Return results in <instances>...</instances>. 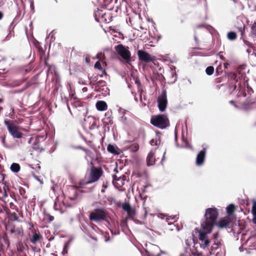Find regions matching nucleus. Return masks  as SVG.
<instances>
[{"instance_id": "1", "label": "nucleus", "mask_w": 256, "mask_h": 256, "mask_svg": "<svg viewBox=\"0 0 256 256\" xmlns=\"http://www.w3.org/2000/svg\"><path fill=\"white\" fill-rule=\"evenodd\" d=\"M218 212L216 208H210L205 210L204 220L201 222V227L205 232H210L213 226L216 224Z\"/></svg>"}, {"instance_id": "2", "label": "nucleus", "mask_w": 256, "mask_h": 256, "mask_svg": "<svg viewBox=\"0 0 256 256\" xmlns=\"http://www.w3.org/2000/svg\"><path fill=\"white\" fill-rule=\"evenodd\" d=\"M150 122L154 126L160 129L166 128L170 125L168 118L164 114L152 116L150 120Z\"/></svg>"}, {"instance_id": "3", "label": "nucleus", "mask_w": 256, "mask_h": 256, "mask_svg": "<svg viewBox=\"0 0 256 256\" xmlns=\"http://www.w3.org/2000/svg\"><path fill=\"white\" fill-rule=\"evenodd\" d=\"M4 124L6 126L9 133L14 138H22L23 134L20 132V127L16 126L14 121L6 119L4 120Z\"/></svg>"}, {"instance_id": "4", "label": "nucleus", "mask_w": 256, "mask_h": 256, "mask_svg": "<svg viewBox=\"0 0 256 256\" xmlns=\"http://www.w3.org/2000/svg\"><path fill=\"white\" fill-rule=\"evenodd\" d=\"M106 216L107 214L104 208H96L90 212L89 218L90 220L95 222L106 220L109 224V222L106 220Z\"/></svg>"}, {"instance_id": "5", "label": "nucleus", "mask_w": 256, "mask_h": 256, "mask_svg": "<svg viewBox=\"0 0 256 256\" xmlns=\"http://www.w3.org/2000/svg\"><path fill=\"white\" fill-rule=\"evenodd\" d=\"M102 174V170L100 168L92 166L86 184H90L98 181Z\"/></svg>"}, {"instance_id": "6", "label": "nucleus", "mask_w": 256, "mask_h": 256, "mask_svg": "<svg viewBox=\"0 0 256 256\" xmlns=\"http://www.w3.org/2000/svg\"><path fill=\"white\" fill-rule=\"evenodd\" d=\"M116 50L118 54L127 62L131 61V54L130 50L122 44L118 45Z\"/></svg>"}, {"instance_id": "7", "label": "nucleus", "mask_w": 256, "mask_h": 256, "mask_svg": "<svg viewBox=\"0 0 256 256\" xmlns=\"http://www.w3.org/2000/svg\"><path fill=\"white\" fill-rule=\"evenodd\" d=\"M51 182L52 184V186H50V190L49 192L51 193V195L54 194L56 197V199L54 200V208L56 211L58 212L60 214H62V212L61 210L60 205L57 203L58 195L56 194V192L58 190H59V188L57 185L54 184V182L52 180L51 181Z\"/></svg>"}, {"instance_id": "8", "label": "nucleus", "mask_w": 256, "mask_h": 256, "mask_svg": "<svg viewBox=\"0 0 256 256\" xmlns=\"http://www.w3.org/2000/svg\"><path fill=\"white\" fill-rule=\"evenodd\" d=\"M158 108L159 110L163 112L167 106L168 100L166 92V90H163L160 95L158 98Z\"/></svg>"}, {"instance_id": "9", "label": "nucleus", "mask_w": 256, "mask_h": 256, "mask_svg": "<svg viewBox=\"0 0 256 256\" xmlns=\"http://www.w3.org/2000/svg\"><path fill=\"white\" fill-rule=\"evenodd\" d=\"M138 56L140 61L146 63L152 62L154 60L150 54L142 50H138Z\"/></svg>"}, {"instance_id": "10", "label": "nucleus", "mask_w": 256, "mask_h": 256, "mask_svg": "<svg viewBox=\"0 0 256 256\" xmlns=\"http://www.w3.org/2000/svg\"><path fill=\"white\" fill-rule=\"evenodd\" d=\"M206 148H203L197 154L196 160V164L198 166H202L204 162L206 155Z\"/></svg>"}, {"instance_id": "11", "label": "nucleus", "mask_w": 256, "mask_h": 256, "mask_svg": "<svg viewBox=\"0 0 256 256\" xmlns=\"http://www.w3.org/2000/svg\"><path fill=\"white\" fill-rule=\"evenodd\" d=\"M29 239L31 242L36 244L40 241L42 238L41 234L39 232H36L35 230H32V234H29Z\"/></svg>"}, {"instance_id": "12", "label": "nucleus", "mask_w": 256, "mask_h": 256, "mask_svg": "<svg viewBox=\"0 0 256 256\" xmlns=\"http://www.w3.org/2000/svg\"><path fill=\"white\" fill-rule=\"evenodd\" d=\"M48 70L49 72H50L52 74H54V78H52V80L55 81L56 84H58L60 82V78L56 66L54 65H49Z\"/></svg>"}, {"instance_id": "13", "label": "nucleus", "mask_w": 256, "mask_h": 256, "mask_svg": "<svg viewBox=\"0 0 256 256\" xmlns=\"http://www.w3.org/2000/svg\"><path fill=\"white\" fill-rule=\"evenodd\" d=\"M36 47L38 49V52L39 54L40 58L42 60V58L44 59V63L46 66L48 65V62H47V58H46L45 56V50H46V46H44V50L40 46V44H38L36 45Z\"/></svg>"}, {"instance_id": "14", "label": "nucleus", "mask_w": 256, "mask_h": 256, "mask_svg": "<svg viewBox=\"0 0 256 256\" xmlns=\"http://www.w3.org/2000/svg\"><path fill=\"white\" fill-rule=\"evenodd\" d=\"M106 82L103 80H100V81L97 82L95 84V88H97L96 90L98 92H100L102 90H104L105 92H107L108 90L107 88H106V90H104V86H106Z\"/></svg>"}, {"instance_id": "15", "label": "nucleus", "mask_w": 256, "mask_h": 256, "mask_svg": "<svg viewBox=\"0 0 256 256\" xmlns=\"http://www.w3.org/2000/svg\"><path fill=\"white\" fill-rule=\"evenodd\" d=\"M156 159L154 157V154L152 151H150L147 156L146 158V162L148 166H152L155 163Z\"/></svg>"}, {"instance_id": "16", "label": "nucleus", "mask_w": 256, "mask_h": 256, "mask_svg": "<svg viewBox=\"0 0 256 256\" xmlns=\"http://www.w3.org/2000/svg\"><path fill=\"white\" fill-rule=\"evenodd\" d=\"M96 108L98 109V110L100 111H103L107 108V104L106 103L102 100L98 101L96 103Z\"/></svg>"}, {"instance_id": "17", "label": "nucleus", "mask_w": 256, "mask_h": 256, "mask_svg": "<svg viewBox=\"0 0 256 256\" xmlns=\"http://www.w3.org/2000/svg\"><path fill=\"white\" fill-rule=\"evenodd\" d=\"M216 224L220 228H226L229 227V221L228 218H223L220 220Z\"/></svg>"}, {"instance_id": "18", "label": "nucleus", "mask_w": 256, "mask_h": 256, "mask_svg": "<svg viewBox=\"0 0 256 256\" xmlns=\"http://www.w3.org/2000/svg\"><path fill=\"white\" fill-rule=\"evenodd\" d=\"M107 150L108 152L114 154H118L119 152L118 150L119 149L118 147L114 146V145L109 144L107 147Z\"/></svg>"}, {"instance_id": "19", "label": "nucleus", "mask_w": 256, "mask_h": 256, "mask_svg": "<svg viewBox=\"0 0 256 256\" xmlns=\"http://www.w3.org/2000/svg\"><path fill=\"white\" fill-rule=\"evenodd\" d=\"M202 230L199 231V234H198V238L200 240L201 242L203 240H206L208 238L207 234H209L210 232H205L204 230L202 228Z\"/></svg>"}, {"instance_id": "20", "label": "nucleus", "mask_w": 256, "mask_h": 256, "mask_svg": "<svg viewBox=\"0 0 256 256\" xmlns=\"http://www.w3.org/2000/svg\"><path fill=\"white\" fill-rule=\"evenodd\" d=\"M20 166L17 163H12L10 166V170L14 172H18L20 170Z\"/></svg>"}, {"instance_id": "21", "label": "nucleus", "mask_w": 256, "mask_h": 256, "mask_svg": "<svg viewBox=\"0 0 256 256\" xmlns=\"http://www.w3.org/2000/svg\"><path fill=\"white\" fill-rule=\"evenodd\" d=\"M227 37L230 40H234L236 38V34L234 32H229L227 34Z\"/></svg>"}, {"instance_id": "22", "label": "nucleus", "mask_w": 256, "mask_h": 256, "mask_svg": "<svg viewBox=\"0 0 256 256\" xmlns=\"http://www.w3.org/2000/svg\"><path fill=\"white\" fill-rule=\"evenodd\" d=\"M7 196V193L6 190L4 188L3 189L0 188V198L4 200V198Z\"/></svg>"}, {"instance_id": "23", "label": "nucleus", "mask_w": 256, "mask_h": 256, "mask_svg": "<svg viewBox=\"0 0 256 256\" xmlns=\"http://www.w3.org/2000/svg\"><path fill=\"white\" fill-rule=\"evenodd\" d=\"M226 209L228 214L229 216L232 215L234 212V206L232 204H230L226 207Z\"/></svg>"}, {"instance_id": "24", "label": "nucleus", "mask_w": 256, "mask_h": 256, "mask_svg": "<svg viewBox=\"0 0 256 256\" xmlns=\"http://www.w3.org/2000/svg\"><path fill=\"white\" fill-rule=\"evenodd\" d=\"M210 241L208 238H206L204 240L201 241L200 246L201 247L204 248H206L210 244Z\"/></svg>"}, {"instance_id": "25", "label": "nucleus", "mask_w": 256, "mask_h": 256, "mask_svg": "<svg viewBox=\"0 0 256 256\" xmlns=\"http://www.w3.org/2000/svg\"><path fill=\"white\" fill-rule=\"evenodd\" d=\"M214 72V68L212 66H209L206 68V72L208 76H211Z\"/></svg>"}, {"instance_id": "26", "label": "nucleus", "mask_w": 256, "mask_h": 256, "mask_svg": "<svg viewBox=\"0 0 256 256\" xmlns=\"http://www.w3.org/2000/svg\"><path fill=\"white\" fill-rule=\"evenodd\" d=\"M10 210L8 208L4 206L0 205V214H4V212L8 214Z\"/></svg>"}, {"instance_id": "27", "label": "nucleus", "mask_w": 256, "mask_h": 256, "mask_svg": "<svg viewBox=\"0 0 256 256\" xmlns=\"http://www.w3.org/2000/svg\"><path fill=\"white\" fill-rule=\"evenodd\" d=\"M126 212L128 214V217L132 218L135 215V210L132 208H130Z\"/></svg>"}, {"instance_id": "28", "label": "nucleus", "mask_w": 256, "mask_h": 256, "mask_svg": "<svg viewBox=\"0 0 256 256\" xmlns=\"http://www.w3.org/2000/svg\"><path fill=\"white\" fill-rule=\"evenodd\" d=\"M220 244V242H218V240L217 239L214 240V246H212V250H217Z\"/></svg>"}, {"instance_id": "29", "label": "nucleus", "mask_w": 256, "mask_h": 256, "mask_svg": "<svg viewBox=\"0 0 256 256\" xmlns=\"http://www.w3.org/2000/svg\"><path fill=\"white\" fill-rule=\"evenodd\" d=\"M24 81H25L24 79L14 81L13 82V86H18L21 85Z\"/></svg>"}, {"instance_id": "30", "label": "nucleus", "mask_w": 256, "mask_h": 256, "mask_svg": "<svg viewBox=\"0 0 256 256\" xmlns=\"http://www.w3.org/2000/svg\"><path fill=\"white\" fill-rule=\"evenodd\" d=\"M70 241H71V240H70L68 241L65 244L63 252H62V254H64L68 253V245H69L70 243Z\"/></svg>"}, {"instance_id": "31", "label": "nucleus", "mask_w": 256, "mask_h": 256, "mask_svg": "<svg viewBox=\"0 0 256 256\" xmlns=\"http://www.w3.org/2000/svg\"><path fill=\"white\" fill-rule=\"evenodd\" d=\"M132 206L128 203H124L122 206V209L125 210L126 212H127L128 210Z\"/></svg>"}, {"instance_id": "32", "label": "nucleus", "mask_w": 256, "mask_h": 256, "mask_svg": "<svg viewBox=\"0 0 256 256\" xmlns=\"http://www.w3.org/2000/svg\"><path fill=\"white\" fill-rule=\"evenodd\" d=\"M6 230L9 231L11 234H14L16 232L15 226H8L6 227Z\"/></svg>"}, {"instance_id": "33", "label": "nucleus", "mask_w": 256, "mask_h": 256, "mask_svg": "<svg viewBox=\"0 0 256 256\" xmlns=\"http://www.w3.org/2000/svg\"><path fill=\"white\" fill-rule=\"evenodd\" d=\"M10 218L12 220L16 221V220H18V217L17 216V214H16V213L14 212L13 213L11 214H10Z\"/></svg>"}, {"instance_id": "34", "label": "nucleus", "mask_w": 256, "mask_h": 256, "mask_svg": "<svg viewBox=\"0 0 256 256\" xmlns=\"http://www.w3.org/2000/svg\"><path fill=\"white\" fill-rule=\"evenodd\" d=\"M96 58L100 60L104 59V54L102 52H99L96 55Z\"/></svg>"}, {"instance_id": "35", "label": "nucleus", "mask_w": 256, "mask_h": 256, "mask_svg": "<svg viewBox=\"0 0 256 256\" xmlns=\"http://www.w3.org/2000/svg\"><path fill=\"white\" fill-rule=\"evenodd\" d=\"M10 207L12 210H18V208H17L16 206L15 205L13 202L10 203Z\"/></svg>"}, {"instance_id": "36", "label": "nucleus", "mask_w": 256, "mask_h": 256, "mask_svg": "<svg viewBox=\"0 0 256 256\" xmlns=\"http://www.w3.org/2000/svg\"><path fill=\"white\" fill-rule=\"evenodd\" d=\"M94 68L100 70L102 68V66L99 62H96L94 64Z\"/></svg>"}, {"instance_id": "37", "label": "nucleus", "mask_w": 256, "mask_h": 256, "mask_svg": "<svg viewBox=\"0 0 256 256\" xmlns=\"http://www.w3.org/2000/svg\"><path fill=\"white\" fill-rule=\"evenodd\" d=\"M256 203L254 204L252 208V214L254 216V217H256Z\"/></svg>"}, {"instance_id": "38", "label": "nucleus", "mask_w": 256, "mask_h": 256, "mask_svg": "<svg viewBox=\"0 0 256 256\" xmlns=\"http://www.w3.org/2000/svg\"><path fill=\"white\" fill-rule=\"evenodd\" d=\"M164 216L166 217V220L167 221L170 219L174 220L176 218V216H168V215H164Z\"/></svg>"}, {"instance_id": "39", "label": "nucleus", "mask_w": 256, "mask_h": 256, "mask_svg": "<svg viewBox=\"0 0 256 256\" xmlns=\"http://www.w3.org/2000/svg\"><path fill=\"white\" fill-rule=\"evenodd\" d=\"M1 138H2V143L3 145L4 146H6V136L5 135L2 136L1 137Z\"/></svg>"}, {"instance_id": "40", "label": "nucleus", "mask_w": 256, "mask_h": 256, "mask_svg": "<svg viewBox=\"0 0 256 256\" xmlns=\"http://www.w3.org/2000/svg\"><path fill=\"white\" fill-rule=\"evenodd\" d=\"M150 144L151 145H154V144L158 145V144L157 140H155L154 139H152L150 141Z\"/></svg>"}, {"instance_id": "41", "label": "nucleus", "mask_w": 256, "mask_h": 256, "mask_svg": "<svg viewBox=\"0 0 256 256\" xmlns=\"http://www.w3.org/2000/svg\"><path fill=\"white\" fill-rule=\"evenodd\" d=\"M30 84L29 83H27L26 86L24 87V88L22 89V91H24L27 89L30 86Z\"/></svg>"}, {"instance_id": "42", "label": "nucleus", "mask_w": 256, "mask_h": 256, "mask_svg": "<svg viewBox=\"0 0 256 256\" xmlns=\"http://www.w3.org/2000/svg\"><path fill=\"white\" fill-rule=\"evenodd\" d=\"M20 195L23 196V194L25 193V190L24 188H21L20 190Z\"/></svg>"}, {"instance_id": "43", "label": "nucleus", "mask_w": 256, "mask_h": 256, "mask_svg": "<svg viewBox=\"0 0 256 256\" xmlns=\"http://www.w3.org/2000/svg\"><path fill=\"white\" fill-rule=\"evenodd\" d=\"M112 178H113V180H116V181H118L119 180V178L117 177L116 176V175H113L112 176Z\"/></svg>"}, {"instance_id": "44", "label": "nucleus", "mask_w": 256, "mask_h": 256, "mask_svg": "<svg viewBox=\"0 0 256 256\" xmlns=\"http://www.w3.org/2000/svg\"><path fill=\"white\" fill-rule=\"evenodd\" d=\"M218 232H216L214 234H213V237H214V240H216L218 238Z\"/></svg>"}, {"instance_id": "45", "label": "nucleus", "mask_w": 256, "mask_h": 256, "mask_svg": "<svg viewBox=\"0 0 256 256\" xmlns=\"http://www.w3.org/2000/svg\"><path fill=\"white\" fill-rule=\"evenodd\" d=\"M166 152L165 151L164 153V154H163V156H162V160H161V162L162 163V162L164 160H165V154H166Z\"/></svg>"}, {"instance_id": "46", "label": "nucleus", "mask_w": 256, "mask_h": 256, "mask_svg": "<svg viewBox=\"0 0 256 256\" xmlns=\"http://www.w3.org/2000/svg\"><path fill=\"white\" fill-rule=\"evenodd\" d=\"M54 218L53 216H51L49 215V222L52 221L54 220Z\"/></svg>"}, {"instance_id": "47", "label": "nucleus", "mask_w": 256, "mask_h": 256, "mask_svg": "<svg viewBox=\"0 0 256 256\" xmlns=\"http://www.w3.org/2000/svg\"><path fill=\"white\" fill-rule=\"evenodd\" d=\"M246 88H247L248 92V94H250V90H252V88H249V86H247Z\"/></svg>"}, {"instance_id": "48", "label": "nucleus", "mask_w": 256, "mask_h": 256, "mask_svg": "<svg viewBox=\"0 0 256 256\" xmlns=\"http://www.w3.org/2000/svg\"><path fill=\"white\" fill-rule=\"evenodd\" d=\"M4 14L2 12H0V20L3 18Z\"/></svg>"}, {"instance_id": "49", "label": "nucleus", "mask_w": 256, "mask_h": 256, "mask_svg": "<svg viewBox=\"0 0 256 256\" xmlns=\"http://www.w3.org/2000/svg\"><path fill=\"white\" fill-rule=\"evenodd\" d=\"M228 63H224V67L226 68H228Z\"/></svg>"}, {"instance_id": "50", "label": "nucleus", "mask_w": 256, "mask_h": 256, "mask_svg": "<svg viewBox=\"0 0 256 256\" xmlns=\"http://www.w3.org/2000/svg\"><path fill=\"white\" fill-rule=\"evenodd\" d=\"M75 148L77 149H83L82 147L80 146H76Z\"/></svg>"}, {"instance_id": "51", "label": "nucleus", "mask_w": 256, "mask_h": 256, "mask_svg": "<svg viewBox=\"0 0 256 256\" xmlns=\"http://www.w3.org/2000/svg\"><path fill=\"white\" fill-rule=\"evenodd\" d=\"M119 111H120V112H122V113L124 112V109H122V108H120L119 110Z\"/></svg>"}, {"instance_id": "52", "label": "nucleus", "mask_w": 256, "mask_h": 256, "mask_svg": "<svg viewBox=\"0 0 256 256\" xmlns=\"http://www.w3.org/2000/svg\"><path fill=\"white\" fill-rule=\"evenodd\" d=\"M56 144H55V146H54V147L52 148V151L55 150L56 149Z\"/></svg>"}, {"instance_id": "53", "label": "nucleus", "mask_w": 256, "mask_h": 256, "mask_svg": "<svg viewBox=\"0 0 256 256\" xmlns=\"http://www.w3.org/2000/svg\"><path fill=\"white\" fill-rule=\"evenodd\" d=\"M254 222L256 224V216L254 217V218L253 219Z\"/></svg>"}, {"instance_id": "54", "label": "nucleus", "mask_w": 256, "mask_h": 256, "mask_svg": "<svg viewBox=\"0 0 256 256\" xmlns=\"http://www.w3.org/2000/svg\"><path fill=\"white\" fill-rule=\"evenodd\" d=\"M242 95L244 96H246V92H242Z\"/></svg>"}, {"instance_id": "55", "label": "nucleus", "mask_w": 256, "mask_h": 256, "mask_svg": "<svg viewBox=\"0 0 256 256\" xmlns=\"http://www.w3.org/2000/svg\"><path fill=\"white\" fill-rule=\"evenodd\" d=\"M236 77V74H233L232 75V78L235 79Z\"/></svg>"}, {"instance_id": "56", "label": "nucleus", "mask_w": 256, "mask_h": 256, "mask_svg": "<svg viewBox=\"0 0 256 256\" xmlns=\"http://www.w3.org/2000/svg\"><path fill=\"white\" fill-rule=\"evenodd\" d=\"M203 26V25L202 24H200V25H198L197 26L198 28H201V27H202Z\"/></svg>"}, {"instance_id": "57", "label": "nucleus", "mask_w": 256, "mask_h": 256, "mask_svg": "<svg viewBox=\"0 0 256 256\" xmlns=\"http://www.w3.org/2000/svg\"><path fill=\"white\" fill-rule=\"evenodd\" d=\"M187 147L190 148V149H192V147L191 146H188Z\"/></svg>"}, {"instance_id": "58", "label": "nucleus", "mask_w": 256, "mask_h": 256, "mask_svg": "<svg viewBox=\"0 0 256 256\" xmlns=\"http://www.w3.org/2000/svg\"><path fill=\"white\" fill-rule=\"evenodd\" d=\"M176 139H177L176 133V132H175V140H176Z\"/></svg>"}, {"instance_id": "59", "label": "nucleus", "mask_w": 256, "mask_h": 256, "mask_svg": "<svg viewBox=\"0 0 256 256\" xmlns=\"http://www.w3.org/2000/svg\"><path fill=\"white\" fill-rule=\"evenodd\" d=\"M230 104H234V101H232V100H230Z\"/></svg>"}, {"instance_id": "60", "label": "nucleus", "mask_w": 256, "mask_h": 256, "mask_svg": "<svg viewBox=\"0 0 256 256\" xmlns=\"http://www.w3.org/2000/svg\"><path fill=\"white\" fill-rule=\"evenodd\" d=\"M91 238H92V239H94V240H96V238H94V237H92V236H91Z\"/></svg>"}, {"instance_id": "61", "label": "nucleus", "mask_w": 256, "mask_h": 256, "mask_svg": "<svg viewBox=\"0 0 256 256\" xmlns=\"http://www.w3.org/2000/svg\"><path fill=\"white\" fill-rule=\"evenodd\" d=\"M108 115H109V112H108L106 113V114H105L106 116H108Z\"/></svg>"}, {"instance_id": "62", "label": "nucleus", "mask_w": 256, "mask_h": 256, "mask_svg": "<svg viewBox=\"0 0 256 256\" xmlns=\"http://www.w3.org/2000/svg\"><path fill=\"white\" fill-rule=\"evenodd\" d=\"M50 37H51V40H52L53 38H54L52 34L50 36Z\"/></svg>"}, {"instance_id": "63", "label": "nucleus", "mask_w": 256, "mask_h": 256, "mask_svg": "<svg viewBox=\"0 0 256 256\" xmlns=\"http://www.w3.org/2000/svg\"><path fill=\"white\" fill-rule=\"evenodd\" d=\"M53 239H54V238H49V240H48V241H49V242H50V241H51V240H53Z\"/></svg>"}, {"instance_id": "64", "label": "nucleus", "mask_w": 256, "mask_h": 256, "mask_svg": "<svg viewBox=\"0 0 256 256\" xmlns=\"http://www.w3.org/2000/svg\"><path fill=\"white\" fill-rule=\"evenodd\" d=\"M86 62H88L89 60H88V58H86Z\"/></svg>"}]
</instances>
